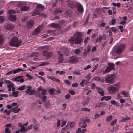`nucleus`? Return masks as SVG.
Wrapping results in <instances>:
<instances>
[{"label": "nucleus", "instance_id": "obj_16", "mask_svg": "<svg viewBox=\"0 0 133 133\" xmlns=\"http://www.w3.org/2000/svg\"><path fill=\"white\" fill-rule=\"evenodd\" d=\"M89 82L88 80L83 79L80 83V84L82 87H84L85 85H87L89 83Z\"/></svg>", "mask_w": 133, "mask_h": 133}, {"label": "nucleus", "instance_id": "obj_5", "mask_svg": "<svg viewBox=\"0 0 133 133\" xmlns=\"http://www.w3.org/2000/svg\"><path fill=\"white\" fill-rule=\"evenodd\" d=\"M125 44H121L114 49V52L118 55H120L125 50Z\"/></svg>", "mask_w": 133, "mask_h": 133}, {"label": "nucleus", "instance_id": "obj_35", "mask_svg": "<svg viewBox=\"0 0 133 133\" xmlns=\"http://www.w3.org/2000/svg\"><path fill=\"white\" fill-rule=\"evenodd\" d=\"M19 91H15L12 92V96L15 97H16L18 96V94Z\"/></svg>", "mask_w": 133, "mask_h": 133}, {"label": "nucleus", "instance_id": "obj_21", "mask_svg": "<svg viewBox=\"0 0 133 133\" xmlns=\"http://www.w3.org/2000/svg\"><path fill=\"white\" fill-rule=\"evenodd\" d=\"M96 89L97 90V91L98 93L101 96H103L104 95V92L101 88L96 87Z\"/></svg>", "mask_w": 133, "mask_h": 133}, {"label": "nucleus", "instance_id": "obj_34", "mask_svg": "<svg viewBox=\"0 0 133 133\" xmlns=\"http://www.w3.org/2000/svg\"><path fill=\"white\" fill-rule=\"evenodd\" d=\"M112 118V115H111L109 116H108L107 117L106 121L107 122H109L111 121Z\"/></svg>", "mask_w": 133, "mask_h": 133}, {"label": "nucleus", "instance_id": "obj_39", "mask_svg": "<svg viewBox=\"0 0 133 133\" xmlns=\"http://www.w3.org/2000/svg\"><path fill=\"white\" fill-rule=\"evenodd\" d=\"M50 63L49 62H42L41 64H39L38 66H43L46 65H48Z\"/></svg>", "mask_w": 133, "mask_h": 133}, {"label": "nucleus", "instance_id": "obj_62", "mask_svg": "<svg viewBox=\"0 0 133 133\" xmlns=\"http://www.w3.org/2000/svg\"><path fill=\"white\" fill-rule=\"evenodd\" d=\"M88 52L87 51V50L86 49H84L83 53V56H87Z\"/></svg>", "mask_w": 133, "mask_h": 133}, {"label": "nucleus", "instance_id": "obj_24", "mask_svg": "<svg viewBox=\"0 0 133 133\" xmlns=\"http://www.w3.org/2000/svg\"><path fill=\"white\" fill-rule=\"evenodd\" d=\"M62 12V11L60 10L59 8H58L55 9L53 11V13L55 14H57L59 13H61Z\"/></svg>", "mask_w": 133, "mask_h": 133}, {"label": "nucleus", "instance_id": "obj_40", "mask_svg": "<svg viewBox=\"0 0 133 133\" xmlns=\"http://www.w3.org/2000/svg\"><path fill=\"white\" fill-rule=\"evenodd\" d=\"M111 5L114 6H116L117 7L119 8L120 7L121 4L120 3H113L111 4Z\"/></svg>", "mask_w": 133, "mask_h": 133}, {"label": "nucleus", "instance_id": "obj_52", "mask_svg": "<svg viewBox=\"0 0 133 133\" xmlns=\"http://www.w3.org/2000/svg\"><path fill=\"white\" fill-rule=\"evenodd\" d=\"M74 74L77 75H80L81 74L80 71H75L73 72Z\"/></svg>", "mask_w": 133, "mask_h": 133}, {"label": "nucleus", "instance_id": "obj_1", "mask_svg": "<svg viewBox=\"0 0 133 133\" xmlns=\"http://www.w3.org/2000/svg\"><path fill=\"white\" fill-rule=\"evenodd\" d=\"M74 37H71L69 40V41L72 44H80L83 41L82 37V33L76 31L73 34Z\"/></svg>", "mask_w": 133, "mask_h": 133}, {"label": "nucleus", "instance_id": "obj_23", "mask_svg": "<svg viewBox=\"0 0 133 133\" xmlns=\"http://www.w3.org/2000/svg\"><path fill=\"white\" fill-rule=\"evenodd\" d=\"M13 70V71L14 74H15L16 73L19 72L21 71H24V70L22 69L21 68H18Z\"/></svg>", "mask_w": 133, "mask_h": 133}, {"label": "nucleus", "instance_id": "obj_2", "mask_svg": "<svg viewBox=\"0 0 133 133\" xmlns=\"http://www.w3.org/2000/svg\"><path fill=\"white\" fill-rule=\"evenodd\" d=\"M22 42L21 39H19L17 37H15L10 39L9 45L11 46L18 48L21 45Z\"/></svg>", "mask_w": 133, "mask_h": 133}, {"label": "nucleus", "instance_id": "obj_27", "mask_svg": "<svg viewBox=\"0 0 133 133\" xmlns=\"http://www.w3.org/2000/svg\"><path fill=\"white\" fill-rule=\"evenodd\" d=\"M121 94L126 97H128L129 96V92L127 91H121Z\"/></svg>", "mask_w": 133, "mask_h": 133}, {"label": "nucleus", "instance_id": "obj_28", "mask_svg": "<svg viewBox=\"0 0 133 133\" xmlns=\"http://www.w3.org/2000/svg\"><path fill=\"white\" fill-rule=\"evenodd\" d=\"M36 7V9L38 10V9L39 10H43L44 9V6L40 4H38Z\"/></svg>", "mask_w": 133, "mask_h": 133}, {"label": "nucleus", "instance_id": "obj_60", "mask_svg": "<svg viewBox=\"0 0 133 133\" xmlns=\"http://www.w3.org/2000/svg\"><path fill=\"white\" fill-rule=\"evenodd\" d=\"M61 121L59 119H58L57 120V127H59Z\"/></svg>", "mask_w": 133, "mask_h": 133}, {"label": "nucleus", "instance_id": "obj_14", "mask_svg": "<svg viewBox=\"0 0 133 133\" xmlns=\"http://www.w3.org/2000/svg\"><path fill=\"white\" fill-rule=\"evenodd\" d=\"M34 22L31 20L28 21L26 23V26L27 28L30 29L33 26Z\"/></svg>", "mask_w": 133, "mask_h": 133}, {"label": "nucleus", "instance_id": "obj_41", "mask_svg": "<svg viewBox=\"0 0 133 133\" xmlns=\"http://www.w3.org/2000/svg\"><path fill=\"white\" fill-rule=\"evenodd\" d=\"M12 110H13L14 113H18L20 109L19 108H16L15 107L13 108L12 109Z\"/></svg>", "mask_w": 133, "mask_h": 133}, {"label": "nucleus", "instance_id": "obj_32", "mask_svg": "<svg viewBox=\"0 0 133 133\" xmlns=\"http://www.w3.org/2000/svg\"><path fill=\"white\" fill-rule=\"evenodd\" d=\"M110 103L112 104L115 105V106L117 107L119 106V105L118 103L116 102V101L114 100H111L110 101Z\"/></svg>", "mask_w": 133, "mask_h": 133}, {"label": "nucleus", "instance_id": "obj_44", "mask_svg": "<svg viewBox=\"0 0 133 133\" xmlns=\"http://www.w3.org/2000/svg\"><path fill=\"white\" fill-rule=\"evenodd\" d=\"M81 110L83 111L89 112L90 111V109L87 108H82Z\"/></svg>", "mask_w": 133, "mask_h": 133}, {"label": "nucleus", "instance_id": "obj_29", "mask_svg": "<svg viewBox=\"0 0 133 133\" xmlns=\"http://www.w3.org/2000/svg\"><path fill=\"white\" fill-rule=\"evenodd\" d=\"M18 130L19 132H24L27 131V129L25 128L23 126V127L21 128L20 129H18Z\"/></svg>", "mask_w": 133, "mask_h": 133}, {"label": "nucleus", "instance_id": "obj_13", "mask_svg": "<svg viewBox=\"0 0 133 133\" xmlns=\"http://www.w3.org/2000/svg\"><path fill=\"white\" fill-rule=\"evenodd\" d=\"M76 6L77 11L80 12L82 13L83 12L84 9L83 6L80 4H76Z\"/></svg>", "mask_w": 133, "mask_h": 133}, {"label": "nucleus", "instance_id": "obj_20", "mask_svg": "<svg viewBox=\"0 0 133 133\" xmlns=\"http://www.w3.org/2000/svg\"><path fill=\"white\" fill-rule=\"evenodd\" d=\"M16 15H9V19L12 22H15L16 20Z\"/></svg>", "mask_w": 133, "mask_h": 133}, {"label": "nucleus", "instance_id": "obj_17", "mask_svg": "<svg viewBox=\"0 0 133 133\" xmlns=\"http://www.w3.org/2000/svg\"><path fill=\"white\" fill-rule=\"evenodd\" d=\"M57 53L59 55L58 62L62 63L64 60L63 54H61L59 51Z\"/></svg>", "mask_w": 133, "mask_h": 133}, {"label": "nucleus", "instance_id": "obj_25", "mask_svg": "<svg viewBox=\"0 0 133 133\" xmlns=\"http://www.w3.org/2000/svg\"><path fill=\"white\" fill-rule=\"evenodd\" d=\"M39 97L41 98L42 99V101L43 102H45L46 100V97L45 96H43L40 93H38Z\"/></svg>", "mask_w": 133, "mask_h": 133}, {"label": "nucleus", "instance_id": "obj_4", "mask_svg": "<svg viewBox=\"0 0 133 133\" xmlns=\"http://www.w3.org/2000/svg\"><path fill=\"white\" fill-rule=\"evenodd\" d=\"M41 49L42 50H45L42 52V55L43 56L46 57L47 59H49L51 57L52 54L51 52L47 51L49 49V47L48 46H43L40 47Z\"/></svg>", "mask_w": 133, "mask_h": 133}, {"label": "nucleus", "instance_id": "obj_61", "mask_svg": "<svg viewBox=\"0 0 133 133\" xmlns=\"http://www.w3.org/2000/svg\"><path fill=\"white\" fill-rule=\"evenodd\" d=\"M26 77H28V78L30 80L32 79L33 78V77H32V76L28 74H26Z\"/></svg>", "mask_w": 133, "mask_h": 133}, {"label": "nucleus", "instance_id": "obj_22", "mask_svg": "<svg viewBox=\"0 0 133 133\" xmlns=\"http://www.w3.org/2000/svg\"><path fill=\"white\" fill-rule=\"evenodd\" d=\"M75 124V122H68L66 125L68 128V127L69 126L70 128H72L74 127Z\"/></svg>", "mask_w": 133, "mask_h": 133}, {"label": "nucleus", "instance_id": "obj_30", "mask_svg": "<svg viewBox=\"0 0 133 133\" xmlns=\"http://www.w3.org/2000/svg\"><path fill=\"white\" fill-rule=\"evenodd\" d=\"M23 76V75H22L21 76H17L15 77L14 79H12V80L14 82L16 81L18 82H19L20 78H21Z\"/></svg>", "mask_w": 133, "mask_h": 133}, {"label": "nucleus", "instance_id": "obj_6", "mask_svg": "<svg viewBox=\"0 0 133 133\" xmlns=\"http://www.w3.org/2000/svg\"><path fill=\"white\" fill-rule=\"evenodd\" d=\"M115 66V64L113 63H109L106 69L102 71V74L104 75L108 73L112 70L114 69Z\"/></svg>", "mask_w": 133, "mask_h": 133}, {"label": "nucleus", "instance_id": "obj_38", "mask_svg": "<svg viewBox=\"0 0 133 133\" xmlns=\"http://www.w3.org/2000/svg\"><path fill=\"white\" fill-rule=\"evenodd\" d=\"M91 78V75L90 74H88L84 77L86 79V80H88L89 82Z\"/></svg>", "mask_w": 133, "mask_h": 133}, {"label": "nucleus", "instance_id": "obj_45", "mask_svg": "<svg viewBox=\"0 0 133 133\" xmlns=\"http://www.w3.org/2000/svg\"><path fill=\"white\" fill-rule=\"evenodd\" d=\"M5 17L4 16H0V23H2L5 20Z\"/></svg>", "mask_w": 133, "mask_h": 133}, {"label": "nucleus", "instance_id": "obj_57", "mask_svg": "<svg viewBox=\"0 0 133 133\" xmlns=\"http://www.w3.org/2000/svg\"><path fill=\"white\" fill-rule=\"evenodd\" d=\"M46 94V91L45 89H43L42 90V95H45Z\"/></svg>", "mask_w": 133, "mask_h": 133}, {"label": "nucleus", "instance_id": "obj_56", "mask_svg": "<svg viewBox=\"0 0 133 133\" xmlns=\"http://www.w3.org/2000/svg\"><path fill=\"white\" fill-rule=\"evenodd\" d=\"M83 125L81 124L79 125L81 128H85L87 126V124H83Z\"/></svg>", "mask_w": 133, "mask_h": 133}, {"label": "nucleus", "instance_id": "obj_47", "mask_svg": "<svg viewBox=\"0 0 133 133\" xmlns=\"http://www.w3.org/2000/svg\"><path fill=\"white\" fill-rule=\"evenodd\" d=\"M74 52L76 55H79L81 53V51L79 49H77L75 50Z\"/></svg>", "mask_w": 133, "mask_h": 133}, {"label": "nucleus", "instance_id": "obj_10", "mask_svg": "<svg viewBox=\"0 0 133 133\" xmlns=\"http://www.w3.org/2000/svg\"><path fill=\"white\" fill-rule=\"evenodd\" d=\"M106 38V36L105 35H103L102 36H100L96 39L95 41H94L95 44H96L98 42L101 43V41L103 39L105 40Z\"/></svg>", "mask_w": 133, "mask_h": 133}, {"label": "nucleus", "instance_id": "obj_50", "mask_svg": "<svg viewBox=\"0 0 133 133\" xmlns=\"http://www.w3.org/2000/svg\"><path fill=\"white\" fill-rule=\"evenodd\" d=\"M8 12L9 15H11V14L15 13L16 11L14 10H10L8 11Z\"/></svg>", "mask_w": 133, "mask_h": 133}, {"label": "nucleus", "instance_id": "obj_43", "mask_svg": "<svg viewBox=\"0 0 133 133\" xmlns=\"http://www.w3.org/2000/svg\"><path fill=\"white\" fill-rule=\"evenodd\" d=\"M49 91L50 94L53 95L55 92V90L54 89H51L49 90Z\"/></svg>", "mask_w": 133, "mask_h": 133}, {"label": "nucleus", "instance_id": "obj_36", "mask_svg": "<svg viewBox=\"0 0 133 133\" xmlns=\"http://www.w3.org/2000/svg\"><path fill=\"white\" fill-rule=\"evenodd\" d=\"M56 73L57 74H59L60 75H61L65 74V72L63 71L57 70L56 71Z\"/></svg>", "mask_w": 133, "mask_h": 133}, {"label": "nucleus", "instance_id": "obj_55", "mask_svg": "<svg viewBox=\"0 0 133 133\" xmlns=\"http://www.w3.org/2000/svg\"><path fill=\"white\" fill-rule=\"evenodd\" d=\"M36 76L38 77L41 78L43 81L45 83V80L44 77L42 76H39L37 75H36Z\"/></svg>", "mask_w": 133, "mask_h": 133}, {"label": "nucleus", "instance_id": "obj_3", "mask_svg": "<svg viewBox=\"0 0 133 133\" xmlns=\"http://www.w3.org/2000/svg\"><path fill=\"white\" fill-rule=\"evenodd\" d=\"M119 87V84L117 83L109 86L107 88V90L109 93L113 94L118 91V89Z\"/></svg>", "mask_w": 133, "mask_h": 133}, {"label": "nucleus", "instance_id": "obj_49", "mask_svg": "<svg viewBox=\"0 0 133 133\" xmlns=\"http://www.w3.org/2000/svg\"><path fill=\"white\" fill-rule=\"evenodd\" d=\"M117 121V119H115L111 122L110 124V125L112 126H114L116 123Z\"/></svg>", "mask_w": 133, "mask_h": 133}, {"label": "nucleus", "instance_id": "obj_48", "mask_svg": "<svg viewBox=\"0 0 133 133\" xmlns=\"http://www.w3.org/2000/svg\"><path fill=\"white\" fill-rule=\"evenodd\" d=\"M71 13V11L70 10H68L66 11L65 14L67 16H70Z\"/></svg>", "mask_w": 133, "mask_h": 133}, {"label": "nucleus", "instance_id": "obj_37", "mask_svg": "<svg viewBox=\"0 0 133 133\" xmlns=\"http://www.w3.org/2000/svg\"><path fill=\"white\" fill-rule=\"evenodd\" d=\"M4 41V38L2 35H0V44H3Z\"/></svg>", "mask_w": 133, "mask_h": 133}, {"label": "nucleus", "instance_id": "obj_12", "mask_svg": "<svg viewBox=\"0 0 133 133\" xmlns=\"http://www.w3.org/2000/svg\"><path fill=\"white\" fill-rule=\"evenodd\" d=\"M4 27V28L7 30H12L14 28V25L10 23L5 24Z\"/></svg>", "mask_w": 133, "mask_h": 133}, {"label": "nucleus", "instance_id": "obj_51", "mask_svg": "<svg viewBox=\"0 0 133 133\" xmlns=\"http://www.w3.org/2000/svg\"><path fill=\"white\" fill-rule=\"evenodd\" d=\"M45 107L46 109L50 107V103L49 102H46L45 104Z\"/></svg>", "mask_w": 133, "mask_h": 133}, {"label": "nucleus", "instance_id": "obj_11", "mask_svg": "<svg viewBox=\"0 0 133 133\" xmlns=\"http://www.w3.org/2000/svg\"><path fill=\"white\" fill-rule=\"evenodd\" d=\"M78 60V59L77 58L72 56L70 58L69 60L68 61V62L73 64L77 63Z\"/></svg>", "mask_w": 133, "mask_h": 133}, {"label": "nucleus", "instance_id": "obj_19", "mask_svg": "<svg viewBox=\"0 0 133 133\" xmlns=\"http://www.w3.org/2000/svg\"><path fill=\"white\" fill-rule=\"evenodd\" d=\"M62 51L64 52L66 56L68 55L69 51L67 47L64 46L62 47Z\"/></svg>", "mask_w": 133, "mask_h": 133}, {"label": "nucleus", "instance_id": "obj_8", "mask_svg": "<svg viewBox=\"0 0 133 133\" xmlns=\"http://www.w3.org/2000/svg\"><path fill=\"white\" fill-rule=\"evenodd\" d=\"M4 82L7 84V87L8 88V91H10L11 90V88L13 86L14 84L9 80H5Z\"/></svg>", "mask_w": 133, "mask_h": 133}, {"label": "nucleus", "instance_id": "obj_53", "mask_svg": "<svg viewBox=\"0 0 133 133\" xmlns=\"http://www.w3.org/2000/svg\"><path fill=\"white\" fill-rule=\"evenodd\" d=\"M100 10L99 8H97L96 9L94 13L97 14V15H98L99 14Z\"/></svg>", "mask_w": 133, "mask_h": 133}, {"label": "nucleus", "instance_id": "obj_15", "mask_svg": "<svg viewBox=\"0 0 133 133\" xmlns=\"http://www.w3.org/2000/svg\"><path fill=\"white\" fill-rule=\"evenodd\" d=\"M30 7L28 5H23L20 7V10L22 11H26L30 9Z\"/></svg>", "mask_w": 133, "mask_h": 133}, {"label": "nucleus", "instance_id": "obj_26", "mask_svg": "<svg viewBox=\"0 0 133 133\" xmlns=\"http://www.w3.org/2000/svg\"><path fill=\"white\" fill-rule=\"evenodd\" d=\"M130 119V118L128 117H122L120 121L119 122H125L127 120H128Z\"/></svg>", "mask_w": 133, "mask_h": 133}, {"label": "nucleus", "instance_id": "obj_54", "mask_svg": "<svg viewBox=\"0 0 133 133\" xmlns=\"http://www.w3.org/2000/svg\"><path fill=\"white\" fill-rule=\"evenodd\" d=\"M12 74H13V70L7 72L5 74V75L6 76H8Z\"/></svg>", "mask_w": 133, "mask_h": 133}, {"label": "nucleus", "instance_id": "obj_42", "mask_svg": "<svg viewBox=\"0 0 133 133\" xmlns=\"http://www.w3.org/2000/svg\"><path fill=\"white\" fill-rule=\"evenodd\" d=\"M50 26L51 27H53L54 28H56L58 27V24L55 23H51L50 25Z\"/></svg>", "mask_w": 133, "mask_h": 133}, {"label": "nucleus", "instance_id": "obj_7", "mask_svg": "<svg viewBox=\"0 0 133 133\" xmlns=\"http://www.w3.org/2000/svg\"><path fill=\"white\" fill-rule=\"evenodd\" d=\"M114 74H108L107 76L105 77V81L109 84H113L115 82L114 78L112 77Z\"/></svg>", "mask_w": 133, "mask_h": 133}, {"label": "nucleus", "instance_id": "obj_18", "mask_svg": "<svg viewBox=\"0 0 133 133\" xmlns=\"http://www.w3.org/2000/svg\"><path fill=\"white\" fill-rule=\"evenodd\" d=\"M26 92L29 95H33L36 93L35 90H31L27 89L26 90Z\"/></svg>", "mask_w": 133, "mask_h": 133}, {"label": "nucleus", "instance_id": "obj_59", "mask_svg": "<svg viewBox=\"0 0 133 133\" xmlns=\"http://www.w3.org/2000/svg\"><path fill=\"white\" fill-rule=\"evenodd\" d=\"M111 98V97L109 96H106L105 101H108L110 100Z\"/></svg>", "mask_w": 133, "mask_h": 133}, {"label": "nucleus", "instance_id": "obj_58", "mask_svg": "<svg viewBox=\"0 0 133 133\" xmlns=\"http://www.w3.org/2000/svg\"><path fill=\"white\" fill-rule=\"evenodd\" d=\"M4 112V113H6L8 115H10V110L8 111L7 109L5 110Z\"/></svg>", "mask_w": 133, "mask_h": 133}, {"label": "nucleus", "instance_id": "obj_9", "mask_svg": "<svg viewBox=\"0 0 133 133\" xmlns=\"http://www.w3.org/2000/svg\"><path fill=\"white\" fill-rule=\"evenodd\" d=\"M43 27V26L42 25L38 26L34 31L32 34L33 35H35L38 34L40 31L42 29Z\"/></svg>", "mask_w": 133, "mask_h": 133}, {"label": "nucleus", "instance_id": "obj_46", "mask_svg": "<svg viewBox=\"0 0 133 133\" xmlns=\"http://www.w3.org/2000/svg\"><path fill=\"white\" fill-rule=\"evenodd\" d=\"M25 86L24 85L20 86L17 89V90H19L22 91L24 89Z\"/></svg>", "mask_w": 133, "mask_h": 133}, {"label": "nucleus", "instance_id": "obj_64", "mask_svg": "<svg viewBox=\"0 0 133 133\" xmlns=\"http://www.w3.org/2000/svg\"><path fill=\"white\" fill-rule=\"evenodd\" d=\"M5 133H10V130H9L8 128H6L5 129Z\"/></svg>", "mask_w": 133, "mask_h": 133}, {"label": "nucleus", "instance_id": "obj_31", "mask_svg": "<svg viewBox=\"0 0 133 133\" xmlns=\"http://www.w3.org/2000/svg\"><path fill=\"white\" fill-rule=\"evenodd\" d=\"M39 13V10H38V9H36L33 11L32 13V16H35L37 15Z\"/></svg>", "mask_w": 133, "mask_h": 133}, {"label": "nucleus", "instance_id": "obj_63", "mask_svg": "<svg viewBox=\"0 0 133 133\" xmlns=\"http://www.w3.org/2000/svg\"><path fill=\"white\" fill-rule=\"evenodd\" d=\"M116 22V19H112L111 21V24L112 25H115Z\"/></svg>", "mask_w": 133, "mask_h": 133}, {"label": "nucleus", "instance_id": "obj_33", "mask_svg": "<svg viewBox=\"0 0 133 133\" xmlns=\"http://www.w3.org/2000/svg\"><path fill=\"white\" fill-rule=\"evenodd\" d=\"M86 119L82 118L80 120V121L79 123V125H80L83 124H86Z\"/></svg>", "mask_w": 133, "mask_h": 133}]
</instances>
